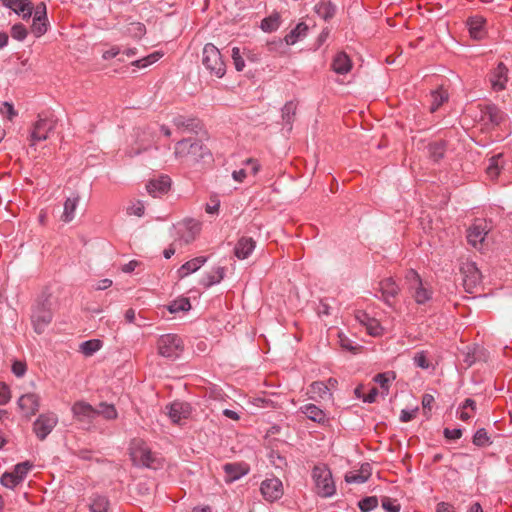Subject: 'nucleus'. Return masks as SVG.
<instances>
[{"mask_svg": "<svg viewBox=\"0 0 512 512\" xmlns=\"http://www.w3.org/2000/svg\"><path fill=\"white\" fill-rule=\"evenodd\" d=\"M130 456L135 465L157 469L160 459L152 453L149 446L141 439H133L130 444Z\"/></svg>", "mask_w": 512, "mask_h": 512, "instance_id": "obj_1", "label": "nucleus"}, {"mask_svg": "<svg viewBox=\"0 0 512 512\" xmlns=\"http://www.w3.org/2000/svg\"><path fill=\"white\" fill-rule=\"evenodd\" d=\"M405 278L408 283L410 294L417 304L423 305L432 299L433 291L429 287L428 283H424L422 281L416 271H408Z\"/></svg>", "mask_w": 512, "mask_h": 512, "instance_id": "obj_2", "label": "nucleus"}, {"mask_svg": "<svg viewBox=\"0 0 512 512\" xmlns=\"http://www.w3.org/2000/svg\"><path fill=\"white\" fill-rule=\"evenodd\" d=\"M202 64L211 75L221 78L225 74L226 66L221 53L219 49L211 43L206 44L203 48Z\"/></svg>", "mask_w": 512, "mask_h": 512, "instance_id": "obj_3", "label": "nucleus"}, {"mask_svg": "<svg viewBox=\"0 0 512 512\" xmlns=\"http://www.w3.org/2000/svg\"><path fill=\"white\" fill-rule=\"evenodd\" d=\"M175 155L187 161L196 162L208 154V150L197 140L184 139L176 143Z\"/></svg>", "mask_w": 512, "mask_h": 512, "instance_id": "obj_4", "label": "nucleus"}, {"mask_svg": "<svg viewBox=\"0 0 512 512\" xmlns=\"http://www.w3.org/2000/svg\"><path fill=\"white\" fill-rule=\"evenodd\" d=\"M313 479L318 495L322 497H330L335 493L336 488L332 479V474L326 466H315L313 469Z\"/></svg>", "mask_w": 512, "mask_h": 512, "instance_id": "obj_5", "label": "nucleus"}, {"mask_svg": "<svg viewBox=\"0 0 512 512\" xmlns=\"http://www.w3.org/2000/svg\"><path fill=\"white\" fill-rule=\"evenodd\" d=\"M158 352L166 358H176L183 351V342L175 334L162 335L157 342Z\"/></svg>", "mask_w": 512, "mask_h": 512, "instance_id": "obj_6", "label": "nucleus"}, {"mask_svg": "<svg viewBox=\"0 0 512 512\" xmlns=\"http://www.w3.org/2000/svg\"><path fill=\"white\" fill-rule=\"evenodd\" d=\"M460 271L463 277V286L469 293H473L481 283V272L473 262H463Z\"/></svg>", "mask_w": 512, "mask_h": 512, "instance_id": "obj_7", "label": "nucleus"}, {"mask_svg": "<svg viewBox=\"0 0 512 512\" xmlns=\"http://www.w3.org/2000/svg\"><path fill=\"white\" fill-rule=\"evenodd\" d=\"M31 320L34 330L42 333L52 320L50 307L46 303H38L32 311Z\"/></svg>", "mask_w": 512, "mask_h": 512, "instance_id": "obj_8", "label": "nucleus"}, {"mask_svg": "<svg viewBox=\"0 0 512 512\" xmlns=\"http://www.w3.org/2000/svg\"><path fill=\"white\" fill-rule=\"evenodd\" d=\"M58 423L55 413L41 414L33 424V430L40 440H44Z\"/></svg>", "mask_w": 512, "mask_h": 512, "instance_id": "obj_9", "label": "nucleus"}, {"mask_svg": "<svg viewBox=\"0 0 512 512\" xmlns=\"http://www.w3.org/2000/svg\"><path fill=\"white\" fill-rule=\"evenodd\" d=\"M54 122L48 119H39L33 126L30 134V146H35L37 142L48 138L49 133L54 129Z\"/></svg>", "mask_w": 512, "mask_h": 512, "instance_id": "obj_10", "label": "nucleus"}, {"mask_svg": "<svg viewBox=\"0 0 512 512\" xmlns=\"http://www.w3.org/2000/svg\"><path fill=\"white\" fill-rule=\"evenodd\" d=\"M28 462L17 464L12 472H6L2 475V486L13 488L22 482L30 469Z\"/></svg>", "mask_w": 512, "mask_h": 512, "instance_id": "obj_11", "label": "nucleus"}, {"mask_svg": "<svg viewBox=\"0 0 512 512\" xmlns=\"http://www.w3.org/2000/svg\"><path fill=\"white\" fill-rule=\"evenodd\" d=\"M74 418L84 424H91L96 417L95 408L85 401H77L71 408Z\"/></svg>", "mask_w": 512, "mask_h": 512, "instance_id": "obj_12", "label": "nucleus"}, {"mask_svg": "<svg viewBox=\"0 0 512 512\" xmlns=\"http://www.w3.org/2000/svg\"><path fill=\"white\" fill-rule=\"evenodd\" d=\"M166 414L174 424H181L183 420L189 418L191 407L188 403L175 401L166 406Z\"/></svg>", "mask_w": 512, "mask_h": 512, "instance_id": "obj_13", "label": "nucleus"}, {"mask_svg": "<svg viewBox=\"0 0 512 512\" xmlns=\"http://www.w3.org/2000/svg\"><path fill=\"white\" fill-rule=\"evenodd\" d=\"M260 489L263 497L270 502L280 499L283 495V485L278 478L266 479Z\"/></svg>", "mask_w": 512, "mask_h": 512, "instance_id": "obj_14", "label": "nucleus"}, {"mask_svg": "<svg viewBox=\"0 0 512 512\" xmlns=\"http://www.w3.org/2000/svg\"><path fill=\"white\" fill-rule=\"evenodd\" d=\"M18 406L23 415L30 418L39 409V396L35 393L24 394L19 398Z\"/></svg>", "mask_w": 512, "mask_h": 512, "instance_id": "obj_15", "label": "nucleus"}, {"mask_svg": "<svg viewBox=\"0 0 512 512\" xmlns=\"http://www.w3.org/2000/svg\"><path fill=\"white\" fill-rule=\"evenodd\" d=\"M489 80L494 91L504 90L508 82V68L503 63H499L491 72Z\"/></svg>", "mask_w": 512, "mask_h": 512, "instance_id": "obj_16", "label": "nucleus"}, {"mask_svg": "<svg viewBox=\"0 0 512 512\" xmlns=\"http://www.w3.org/2000/svg\"><path fill=\"white\" fill-rule=\"evenodd\" d=\"M171 179L168 176H160L152 179L146 185L147 192L153 197H159L170 190Z\"/></svg>", "mask_w": 512, "mask_h": 512, "instance_id": "obj_17", "label": "nucleus"}, {"mask_svg": "<svg viewBox=\"0 0 512 512\" xmlns=\"http://www.w3.org/2000/svg\"><path fill=\"white\" fill-rule=\"evenodd\" d=\"M355 319L366 328L369 335L374 337L382 335L383 329L378 320L370 318L365 312L358 311L355 314Z\"/></svg>", "mask_w": 512, "mask_h": 512, "instance_id": "obj_18", "label": "nucleus"}, {"mask_svg": "<svg viewBox=\"0 0 512 512\" xmlns=\"http://www.w3.org/2000/svg\"><path fill=\"white\" fill-rule=\"evenodd\" d=\"M2 3L23 19L32 15L33 7L30 0H2Z\"/></svg>", "mask_w": 512, "mask_h": 512, "instance_id": "obj_19", "label": "nucleus"}, {"mask_svg": "<svg viewBox=\"0 0 512 512\" xmlns=\"http://www.w3.org/2000/svg\"><path fill=\"white\" fill-rule=\"evenodd\" d=\"M2 116L4 117L3 139L5 135L14 131V119L18 116V112L14 109L12 103L2 102Z\"/></svg>", "mask_w": 512, "mask_h": 512, "instance_id": "obj_20", "label": "nucleus"}, {"mask_svg": "<svg viewBox=\"0 0 512 512\" xmlns=\"http://www.w3.org/2000/svg\"><path fill=\"white\" fill-rule=\"evenodd\" d=\"M486 235V226L483 223H475L467 231L468 243L479 249L482 246Z\"/></svg>", "mask_w": 512, "mask_h": 512, "instance_id": "obj_21", "label": "nucleus"}, {"mask_svg": "<svg viewBox=\"0 0 512 512\" xmlns=\"http://www.w3.org/2000/svg\"><path fill=\"white\" fill-rule=\"evenodd\" d=\"M256 242L251 237H241L234 248V254L238 259H246L254 251Z\"/></svg>", "mask_w": 512, "mask_h": 512, "instance_id": "obj_22", "label": "nucleus"}, {"mask_svg": "<svg viewBox=\"0 0 512 512\" xmlns=\"http://www.w3.org/2000/svg\"><path fill=\"white\" fill-rule=\"evenodd\" d=\"M485 23L486 20L482 16H473L468 20L469 33L471 37L475 40L483 39L486 31H485Z\"/></svg>", "mask_w": 512, "mask_h": 512, "instance_id": "obj_23", "label": "nucleus"}, {"mask_svg": "<svg viewBox=\"0 0 512 512\" xmlns=\"http://www.w3.org/2000/svg\"><path fill=\"white\" fill-rule=\"evenodd\" d=\"M379 285L383 300L391 305V299H394L400 291L398 285L392 278L382 280Z\"/></svg>", "mask_w": 512, "mask_h": 512, "instance_id": "obj_24", "label": "nucleus"}, {"mask_svg": "<svg viewBox=\"0 0 512 512\" xmlns=\"http://www.w3.org/2000/svg\"><path fill=\"white\" fill-rule=\"evenodd\" d=\"M225 480L226 482H233L239 479L241 476L247 474L248 466L241 463H228L224 467Z\"/></svg>", "mask_w": 512, "mask_h": 512, "instance_id": "obj_25", "label": "nucleus"}, {"mask_svg": "<svg viewBox=\"0 0 512 512\" xmlns=\"http://www.w3.org/2000/svg\"><path fill=\"white\" fill-rule=\"evenodd\" d=\"M505 115L494 105H487L481 109V121L491 123L493 125L500 124Z\"/></svg>", "mask_w": 512, "mask_h": 512, "instance_id": "obj_26", "label": "nucleus"}, {"mask_svg": "<svg viewBox=\"0 0 512 512\" xmlns=\"http://www.w3.org/2000/svg\"><path fill=\"white\" fill-rule=\"evenodd\" d=\"M352 68V62L349 56L344 52H339L333 59L332 69L338 74H347Z\"/></svg>", "mask_w": 512, "mask_h": 512, "instance_id": "obj_27", "label": "nucleus"}, {"mask_svg": "<svg viewBox=\"0 0 512 512\" xmlns=\"http://www.w3.org/2000/svg\"><path fill=\"white\" fill-rule=\"evenodd\" d=\"M183 230L181 239L186 243L192 242L200 232V223L194 220H188L182 224Z\"/></svg>", "mask_w": 512, "mask_h": 512, "instance_id": "obj_28", "label": "nucleus"}, {"mask_svg": "<svg viewBox=\"0 0 512 512\" xmlns=\"http://www.w3.org/2000/svg\"><path fill=\"white\" fill-rule=\"evenodd\" d=\"M206 262L205 257H196L190 261H187L185 264H183L177 271L178 277L180 279L188 276L191 273L196 272L199 270L202 265Z\"/></svg>", "mask_w": 512, "mask_h": 512, "instance_id": "obj_29", "label": "nucleus"}, {"mask_svg": "<svg viewBox=\"0 0 512 512\" xmlns=\"http://www.w3.org/2000/svg\"><path fill=\"white\" fill-rule=\"evenodd\" d=\"M308 32V25L304 22H300L297 24V26L291 30L289 34L285 36V42L288 45H294L299 40H302L306 37Z\"/></svg>", "mask_w": 512, "mask_h": 512, "instance_id": "obj_30", "label": "nucleus"}, {"mask_svg": "<svg viewBox=\"0 0 512 512\" xmlns=\"http://www.w3.org/2000/svg\"><path fill=\"white\" fill-rule=\"evenodd\" d=\"M224 268L217 266L211 269L201 280V283L205 287H210L214 284L219 283L224 278Z\"/></svg>", "mask_w": 512, "mask_h": 512, "instance_id": "obj_31", "label": "nucleus"}, {"mask_svg": "<svg viewBox=\"0 0 512 512\" xmlns=\"http://www.w3.org/2000/svg\"><path fill=\"white\" fill-rule=\"evenodd\" d=\"M79 203V196L68 198L64 203V211L61 219L64 222H71L75 218V211Z\"/></svg>", "mask_w": 512, "mask_h": 512, "instance_id": "obj_32", "label": "nucleus"}, {"mask_svg": "<svg viewBox=\"0 0 512 512\" xmlns=\"http://www.w3.org/2000/svg\"><path fill=\"white\" fill-rule=\"evenodd\" d=\"M371 475L369 464L363 465L360 471L350 472L345 476V480L348 483H364L368 480Z\"/></svg>", "mask_w": 512, "mask_h": 512, "instance_id": "obj_33", "label": "nucleus"}, {"mask_svg": "<svg viewBox=\"0 0 512 512\" xmlns=\"http://www.w3.org/2000/svg\"><path fill=\"white\" fill-rule=\"evenodd\" d=\"M302 412L314 422H324L325 413L314 404H307L301 407Z\"/></svg>", "mask_w": 512, "mask_h": 512, "instance_id": "obj_34", "label": "nucleus"}, {"mask_svg": "<svg viewBox=\"0 0 512 512\" xmlns=\"http://www.w3.org/2000/svg\"><path fill=\"white\" fill-rule=\"evenodd\" d=\"M96 416H101L106 420H115L118 417V413L114 405L106 402H101L98 407L95 408Z\"/></svg>", "mask_w": 512, "mask_h": 512, "instance_id": "obj_35", "label": "nucleus"}, {"mask_svg": "<svg viewBox=\"0 0 512 512\" xmlns=\"http://www.w3.org/2000/svg\"><path fill=\"white\" fill-rule=\"evenodd\" d=\"M173 124L180 130L191 131L198 127V121L194 118H187L182 115H178L173 118Z\"/></svg>", "mask_w": 512, "mask_h": 512, "instance_id": "obj_36", "label": "nucleus"}, {"mask_svg": "<svg viewBox=\"0 0 512 512\" xmlns=\"http://www.w3.org/2000/svg\"><path fill=\"white\" fill-rule=\"evenodd\" d=\"M103 346V343L99 339H92L85 341L80 344L79 350L81 353H83L86 357L92 356L94 353L99 351Z\"/></svg>", "mask_w": 512, "mask_h": 512, "instance_id": "obj_37", "label": "nucleus"}, {"mask_svg": "<svg viewBox=\"0 0 512 512\" xmlns=\"http://www.w3.org/2000/svg\"><path fill=\"white\" fill-rule=\"evenodd\" d=\"M90 512H109V501L106 497L95 495L89 504Z\"/></svg>", "mask_w": 512, "mask_h": 512, "instance_id": "obj_38", "label": "nucleus"}, {"mask_svg": "<svg viewBox=\"0 0 512 512\" xmlns=\"http://www.w3.org/2000/svg\"><path fill=\"white\" fill-rule=\"evenodd\" d=\"M297 106L294 102H287L282 108V120L283 123L288 125V130L290 131L292 128V122L294 120L296 114Z\"/></svg>", "mask_w": 512, "mask_h": 512, "instance_id": "obj_39", "label": "nucleus"}, {"mask_svg": "<svg viewBox=\"0 0 512 512\" xmlns=\"http://www.w3.org/2000/svg\"><path fill=\"white\" fill-rule=\"evenodd\" d=\"M502 158V154H497L489 159V164L486 168L487 176L490 179H496L500 173L502 165L500 164V159Z\"/></svg>", "mask_w": 512, "mask_h": 512, "instance_id": "obj_40", "label": "nucleus"}, {"mask_svg": "<svg viewBox=\"0 0 512 512\" xmlns=\"http://www.w3.org/2000/svg\"><path fill=\"white\" fill-rule=\"evenodd\" d=\"M475 411L476 402L470 398H467L460 409L459 418L462 421H467L473 417Z\"/></svg>", "mask_w": 512, "mask_h": 512, "instance_id": "obj_41", "label": "nucleus"}, {"mask_svg": "<svg viewBox=\"0 0 512 512\" xmlns=\"http://www.w3.org/2000/svg\"><path fill=\"white\" fill-rule=\"evenodd\" d=\"M448 100V93L446 90L440 88L432 93L431 111H436L445 101Z\"/></svg>", "mask_w": 512, "mask_h": 512, "instance_id": "obj_42", "label": "nucleus"}, {"mask_svg": "<svg viewBox=\"0 0 512 512\" xmlns=\"http://www.w3.org/2000/svg\"><path fill=\"white\" fill-rule=\"evenodd\" d=\"M142 134H144L143 129L136 128L134 130L135 142H139V146L137 148H131L129 151L130 156L138 155L142 150L146 149L145 142H147L148 139L142 138Z\"/></svg>", "mask_w": 512, "mask_h": 512, "instance_id": "obj_43", "label": "nucleus"}, {"mask_svg": "<svg viewBox=\"0 0 512 512\" xmlns=\"http://www.w3.org/2000/svg\"><path fill=\"white\" fill-rule=\"evenodd\" d=\"M328 386L323 382H313L310 385L309 394L311 398H324L328 394Z\"/></svg>", "mask_w": 512, "mask_h": 512, "instance_id": "obj_44", "label": "nucleus"}, {"mask_svg": "<svg viewBox=\"0 0 512 512\" xmlns=\"http://www.w3.org/2000/svg\"><path fill=\"white\" fill-rule=\"evenodd\" d=\"M191 309V304L188 298H180L173 301L169 306L168 310L170 313H177L180 311H188Z\"/></svg>", "mask_w": 512, "mask_h": 512, "instance_id": "obj_45", "label": "nucleus"}, {"mask_svg": "<svg viewBox=\"0 0 512 512\" xmlns=\"http://www.w3.org/2000/svg\"><path fill=\"white\" fill-rule=\"evenodd\" d=\"M316 13L327 20L334 16L335 9L330 3H320L315 6Z\"/></svg>", "mask_w": 512, "mask_h": 512, "instance_id": "obj_46", "label": "nucleus"}, {"mask_svg": "<svg viewBox=\"0 0 512 512\" xmlns=\"http://www.w3.org/2000/svg\"><path fill=\"white\" fill-rule=\"evenodd\" d=\"M428 149L429 155L434 161L440 160L445 152L444 145L441 142L430 143Z\"/></svg>", "mask_w": 512, "mask_h": 512, "instance_id": "obj_47", "label": "nucleus"}, {"mask_svg": "<svg viewBox=\"0 0 512 512\" xmlns=\"http://www.w3.org/2000/svg\"><path fill=\"white\" fill-rule=\"evenodd\" d=\"M395 379V374L391 373H380L374 377V381L378 383L385 392H388L389 382Z\"/></svg>", "mask_w": 512, "mask_h": 512, "instance_id": "obj_48", "label": "nucleus"}, {"mask_svg": "<svg viewBox=\"0 0 512 512\" xmlns=\"http://www.w3.org/2000/svg\"><path fill=\"white\" fill-rule=\"evenodd\" d=\"M32 32L37 37L43 35L46 32V20H41V16H34Z\"/></svg>", "mask_w": 512, "mask_h": 512, "instance_id": "obj_49", "label": "nucleus"}, {"mask_svg": "<svg viewBox=\"0 0 512 512\" xmlns=\"http://www.w3.org/2000/svg\"><path fill=\"white\" fill-rule=\"evenodd\" d=\"M358 505L362 512H369L377 507L378 499L375 496L366 497L362 499Z\"/></svg>", "mask_w": 512, "mask_h": 512, "instance_id": "obj_50", "label": "nucleus"}, {"mask_svg": "<svg viewBox=\"0 0 512 512\" xmlns=\"http://www.w3.org/2000/svg\"><path fill=\"white\" fill-rule=\"evenodd\" d=\"M144 210H145L144 204L141 201H135V202H132L127 207V214L135 215L137 217H142L144 215Z\"/></svg>", "mask_w": 512, "mask_h": 512, "instance_id": "obj_51", "label": "nucleus"}, {"mask_svg": "<svg viewBox=\"0 0 512 512\" xmlns=\"http://www.w3.org/2000/svg\"><path fill=\"white\" fill-rule=\"evenodd\" d=\"M161 56L162 55L159 52H154L147 57L137 60L136 62H134V64L138 67L144 68V67H147V66L153 64L154 62L158 61V59Z\"/></svg>", "mask_w": 512, "mask_h": 512, "instance_id": "obj_52", "label": "nucleus"}, {"mask_svg": "<svg viewBox=\"0 0 512 512\" xmlns=\"http://www.w3.org/2000/svg\"><path fill=\"white\" fill-rule=\"evenodd\" d=\"M279 26L278 16L265 18L261 23V28L266 32H272Z\"/></svg>", "mask_w": 512, "mask_h": 512, "instance_id": "obj_53", "label": "nucleus"}, {"mask_svg": "<svg viewBox=\"0 0 512 512\" xmlns=\"http://www.w3.org/2000/svg\"><path fill=\"white\" fill-rule=\"evenodd\" d=\"M381 504L383 509H385L387 512L400 511V504H398L396 500L391 499L389 497H383Z\"/></svg>", "mask_w": 512, "mask_h": 512, "instance_id": "obj_54", "label": "nucleus"}, {"mask_svg": "<svg viewBox=\"0 0 512 512\" xmlns=\"http://www.w3.org/2000/svg\"><path fill=\"white\" fill-rule=\"evenodd\" d=\"M413 360L415 365L422 369H428L430 366V362L427 359L426 353L424 351L416 353Z\"/></svg>", "mask_w": 512, "mask_h": 512, "instance_id": "obj_55", "label": "nucleus"}, {"mask_svg": "<svg viewBox=\"0 0 512 512\" xmlns=\"http://www.w3.org/2000/svg\"><path fill=\"white\" fill-rule=\"evenodd\" d=\"M232 59L237 71H242L245 67V62L240 54V49L238 47H234L232 49Z\"/></svg>", "mask_w": 512, "mask_h": 512, "instance_id": "obj_56", "label": "nucleus"}, {"mask_svg": "<svg viewBox=\"0 0 512 512\" xmlns=\"http://www.w3.org/2000/svg\"><path fill=\"white\" fill-rule=\"evenodd\" d=\"M489 437L485 429H479L473 436V443L477 446H483L488 443Z\"/></svg>", "mask_w": 512, "mask_h": 512, "instance_id": "obj_57", "label": "nucleus"}, {"mask_svg": "<svg viewBox=\"0 0 512 512\" xmlns=\"http://www.w3.org/2000/svg\"><path fill=\"white\" fill-rule=\"evenodd\" d=\"M27 35V30L22 24H15L11 29V36L17 40H23Z\"/></svg>", "mask_w": 512, "mask_h": 512, "instance_id": "obj_58", "label": "nucleus"}, {"mask_svg": "<svg viewBox=\"0 0 512 512\" xmlns=\"http://www.w3.org/2000/svg\"><path fill=\"white\" fill-rule=\"evenodd\" d=\"M26 363L20 360H15L12 364V372L17 377H22L26 373Z\"/></svg>", "mask_w": 512, "mask_h": 512, "instance_id": "obj_59", "label": "nucleus"}, {"mask_svg": "<svg viewBox=\"0 0 512 512\" xmlns=\"http://www.w3.org/2000/svg\"><path fill=\"white\" fill-rule=\"evenodd\" d=\"M444 435L448 439L456 440L462 436V431L460 429H453V430L445 429Z\"/></svg>", "mask_w": 512, "mask_h": 512, "instance_id": "obj_60", "label": "nucleus"}, {"mask_svg": "<svg viewBox=\"0 0 512 512\" xmlns=\"http://www.w3.org/2000/svg\"><path fill=\"white\" fill-rule=\"evenodd\" d=\"M339 342L341 347L347 349V350H354L355 348L351 345V341L348 337L343 335L342 333H339Z\"/></svg>", "mask_w": 512, "mask_h": 512, "instance_id": "obj_61", "label": "nucleus"}, {"mask_svg": "<svg viewBox=\"0 0 512 512\" xmlns=\"http://www.w3.org/2000/svg\"><path fill=\"white\" fill-rule=\"evenodd\" d=\"M377 395L378 389L373 387L367 395L363 396V401L369 403L375 402Z\"/></svg>", "mask_w": 512, "mask_h": 512, "instance_id": "obj_62", "label": "nucleus"}, {"mask_svg": "<svg viewBox=\"0 0 512 512\" xmlns=\"http://www.w3.org/2000/svg\"><path fill=\"white\" fill-rule=\"evenodd\" d=\"M433 402H434V398L432 395H429V394L424 395L423 399H422L423 409L431 410V406H432Z\"/></svg>", "mask_w": 512, "mask_h": 512, "instance_id": "obj_63", "label": "nucleus"}, {"mask_svg": "<svg viewBox=\"0 0 512 512\" xmlns=\"http://www.w3.org/2000/svg\"><path fill=\"white\" fill-rule=\"evenodd\" d=\"M436 512H454V510L452 505L441 502L437 505Z\"/></svg>", "mask_w": 512, "mask_h": 512, "instance_id": "obj_64", "label": "nucleus"}]
</instances>
